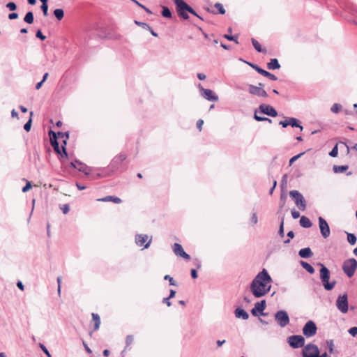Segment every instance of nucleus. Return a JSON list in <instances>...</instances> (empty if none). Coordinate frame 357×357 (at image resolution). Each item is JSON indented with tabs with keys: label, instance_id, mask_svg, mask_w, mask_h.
Here are the masks:
<instances>
[{
	"label": "nucleus",
	"instance_id": "obj_22",
	"mask_svg": "<svg viewBox=\"0 0 357 357\" xmlns=\"http://www.w3.org/2000/svg\"><path fill=\"white\" fill-rule=\"evenodd\" d=\"M299 222L301 226L303 228H310L312 225L310 220L305 216H302Z\"/></svg>",
	"mask_w": 357,
	"mask_h": 357
},
{
	"label": "nucleus",
	"instance_id": "obj_7",
	"mask_svg": "<svg viewBox=\"0 0 357 357\" xmlns=\"http://www.w3.org/2000/svg\"><path fill=\"white\" fill-rule=\"evenodd\" d=\"M319 347L314 344H307L302 350L303 357H317L319 355Z\"/></svg>",
	"mask_w": 357,
	"mask_h": 357
},
{
	"label": "nucleus",
	"instance_id": "obj_23",
	"mask_svg": "<svg viewBox=\"0 0 357 357\" xmlns=\"http://www.w3.org/2000/svg\"><path fill=\"white\" fill-rule=\"evenodd\" d=\"M267 68L269 70H275L280 68V65L277 59H271L270 62L267 63Z\"/></svg>",
	"mask_w": 357,
	"mask_h": 357
},
{
	"label": "nucleus",
	"instance_id": "obj_58",
	"mask_svg": "<svg viewBox=\"0 0 357 357\" xmlns=\"http://www.w3.org/2000/svg\"><path fill=\"white\" fill-rule=\"evenodd\" d=\"M112 196L109 195V196H106L105 197L98 199V201H99V202H112Z\"/></svg>",
	"mask_w": 357,
	"mask_h": 357
},
{
	"label": "nucleus",
	"instance_id": "obj_39",
	"mask_svg": "<svg viewBox=\"0 0 357 357\" xmlns=\"http://www.w3.org/2000/svg\"><path fill=\"white\" fill-rule=\"evenodd\" d=\"M338 154V148H337V144H336L333 149L332 150L330 151L329 153V155L333 157V158H335L337 155Z\"/></svg>",
	"mask_w": 357,
	"mask_h": 357
},
{
	"label": "nucleus",
	"instance_id": "obj_15",
	"mask_svg": "<svg viewBox=\"0 0 357 357\" xmlns=\"http://www.w3.org/2000/svg\"><path fill=\"white\" fill-rule=\"evenodd\" d=\"M319 226L321 236L324 238H327L331 234L330 227L328 222L322 217L319 218Z\"/></svg>",
	"mask_w": 357,
	"mask_h": 357
},
{
	"label": "nucleus",
	"instance_id": "obj_55",
	"mask_svg": "<svg viewBox=\"0 0 357 357\" xmlns=\"http://www.w3.org/2000/svg\"><path fill=\"white\" fill-rule=\"evenodd\" d=\"M349 333L351 335H352L353 337H355L357 335V327H356V326L351 327L349 330Z\"/></svg>",
	"mask_w": 357,
	"mask_h": 357
},
{
	"label": "nucleus",
	"instance_id": "obj_5",
	"mask_svg": "<svg viewBox=\"0 0 357 357\" xmlns=\"http://www.w3.org/2000/svg\"><path fill=\"white\" fill-rule=\"evenodd\" d=\"M152 242V236L147 234H136L135 243L138 247H143L144 249L149 248Z\"/></svg>",
	"mask_w": 357,
	"mask_h": 357
},
{
	"label": "nucleus",
	"instance_id": "obj_37",
	"mask_svg": "<svg viewBox=\"0 0 357 357\" xmlns=\"http://www.w3.org/2000/svg\"><path fill=\"white\" fill-rule=\"evenodd\" d=\"M347 241L353 245L356 243V236L354 234L347 233Z\"/></svg>",
	"mask_w": 357,
	"mask_h": 357
},
{
	"label": "nucleus",
	"instance_id": "obj_12",
	"mask_svg": "<svg viewBox=\"0 0 357 357\" xmlns=\"http://www.w3.org/2000/svg\"><path fill=\"white\" fill-rule=\"evenodd\" d=\"M337 308L342 313H347L348 311V298L347 294L339 296L336 301Z\"/></svg>",
	"mask_w": 357,
	"mask_h": 357
},
{
	"label": "nucleus",
	"instance_id": "obj_8",
	"mask_svg": "<svg viewBox=\"0 0 357 357\" xmlns=\"http://www.w3.org/2000/svg\"><path fill=\"white\" fill-rule=\"evenodd\" d=\"M275 319L278 325L284 328L289 324V317L285 310H279L275 314Z\"/></svg>",
	"mask_w": 357,
	"mask_h": 357
},
{
	"label": "nucleus",
	"instance_id": "obj_42",
	"mask_svg": "<svg viewBox=\"0 0 357 357\" xmlns=\"http://www.w3.org/2000/svg\"><path fill=\"white\" fill-rule=\"evenodd\" d=\"M135 24H136L138 26H142V28H144L145 29H151V26L145 22H141L137 20H135Z\"/></svg>",
	"mask_w": 357,
	"mask_h": 357
},
{
	"label": "nucleus",
	"instance_id": "obj_44",
	"mask_svg": "<svg viewBox=\"0 0 357 357\" xmlns=\"http://www.w3.org/2000/svg\"><path fill=\"white\" fill-rule=\"evenodd\" d=\"M278 234L280 236L283 237L284 235V219L282 218L280 222Z\"/></svg>",
	"mask_w": 357,
	"mask_h": 357
},
{
	"label": "nucleus",
	"instance_id": "obj_35",
	"mask_svg": "<svg viewBox=\"0 0 357 357\" xmlns=\"http://www.w3.org/2000/svg\"><path fill=\"white\" fill-rule=\"evenodd\" d=\"M33 114V112H30V119H29V121L24 126V129L26 132H29L31 130V124H32V119H31V117H32Z\"/></svg>",
	"mask_w": 357,
	"mask_h": 357
},
{
	"label": "nucleus",
	"instance_id": "obj_38",
	"mask_svg": "<svg viewBox=\"0 0 357 357\" xmlns=\"http://www.w3.org/2000/svg\"><path fill=\"white\" fill-rule=\"evenodd\" d=\"M342 107L340 104L335 103L332 105L331 111L333 113L337 114L342 109Z\"/></svg>",
	"mask_w": 357,
	"mask_h": 357
},
{
	"label": "nucleus",
	"instance_id": "obj_59",
	"mask_svg": "<svg viewBox=\"0 0 357 357\" xmlns=\"http://www.w3.org/2000/svg\"><path fill=\"white\" fill-rule=\"evenodd\" d=\"M279 124L281 125L283 128H287L288 126H289V118L286 119L284 121H280Z\"/></svg>",
	"mask_w": 357,
	"mask_h": 357
},
{
	"label": "nucleus",
	"instance_id": "obj_10",
	"mask_svg": "<svg viewBox=\"0 0 357 357\" xmlns=\"http://www.w3.org/2000/svg\"><path fill=\"white\" fill-rule=\"evenodd\" d=\"M317 328L313 321H308L303 328V333L307 337L314 336L317 333Z\"/></svg>",
	"mask_w": 357,
	"mask_h": 357
},
{
	"label": "nucleus",
	"instance_id": "obj_50",
	"mask_svg": "<svg viewBox=\"0 0 357 357\" xmlns=\"http://www.w3.org/2000/svg\"><path fill=\"white\" fill-rule=\"evenodd\" d=\"M133 340H134V338L132 335H127L126 339V347H128L129 345H130L132 343Z\"/></svg>",
	"mask_w": 357,
	"mask_h": 357
},
{
	"label": "nucleus",
	"instance_id": "obj_60",
	"mask_svg": "<svg viewBox=\"0 0 357 357\" xmlns=\"http://www.w3.org/2000/svg\"><path fill=\"white\" fill-rule=\"evenodd\" d=\"M61 209L62 210L63 213L64 214H66L68 213L69 210H70V208H69V206L68 204H64L61 207Z\"/></svg>",
	"mask_w": 357,
	"mask_h": 357
},
{
	"label": "nucleus",
	"instance_id": "obj_1",
	"mask_svg": "<svg viewBox=\"0 0 357 357\" xmlns=\"http://www.w3.org/2000/svg\"><path fill=\"white\" fill-rule=\"evenodd\" d=\"M272 282L268 271L264 268L252 280L250 286V291L255 298H261L270 291Z\"/></svg>",
	"mask_w": 357,
	"mask_h": 357
},
{
	"label": "nucleus",
	"instance_id": "obj_28",
	"mask_svg": "<svg viewBox=\"0 0 357 357\" xmlns=\"http://www.w3.org/2000/svg\"><path fill=\"white\" fill-rule=\"evenodd\" d=\"M75 162H79V166L77 167V169L79 172H84V174L86 175H89V172L88 171L89 167L86 165L83 164L82 162H81L79 160H75Z\"/></svg>",
	"mask_w": 357,
	"mask_h": 357
},
{
	"label": "nucleus",
	"instance_id": "obj_27",
	"mask_svg": "<svg viewBox=\"0 0 357 357\" xmlns=\"http://www.w3.org/2000/svg\"><path fill=\"white\" fill-rule=\"evenodd\" d=\"M289 126L293 128H299L301 130H303V127L300 125L298 121L293 117L289 118Z\"/></svg>",
	"mask_w": 357,
	"mask_h": 357
},
{
	"label": "nucleus",
	"instance_id": "obj_18",
	"mask_svg": "<svg viewBox=\"0 0 357 357\" xmlns=\"http://www.w3.org/2000/svg\"><path fill=\"white\" fill-rule=\"evenodd\" d=\"M173 251L176 256L181 257L187 260L190 259V255L183 250L182 245L179 243H175L173 245Z\"/></svg>",
	"mask_w": 357,
	"mask_h": 357
},
{
	"label": "nucleus",
	"instance_id": "obj_40",
	"mask_svg": "<svg viewBox=\"0 0 357 357\" xmlns=\"http://www.w3.org/2000/svg\"><path fill=\"white\" fill-rule=\"evenodd\" d=\"M164 280H168L169 282V284L170 285H172V286H176V281L169 275H165Z\"/></svg>",
	"mask_w": 357,
	"mask_h": 357
},
{
	"label": "nucleus",
	"instance_id": "obj_25",
	"mask_svg": "<svg viewBox=\"0 0 357 357\" xmlns=\"http://www.w3.org/2000/svg\"><path fill=\"white\" fill-rule=\"evenodd\" d=\"M92 319L94 321V330L97 331L100 328V318L98 314L92 313Z\"/></svg>",
	"mask_w": 357,
	"mask_h": 357
},
{
	"label": "nucleus",
	"instance_id": "obj_6",
	"mask_svg": "<svg viewBox=\"0 0 357 357\" xmlns=\"http://www.w3.org/2000/svg\"><path fill=\"white\" fill-rule=\"evenodd\" d=\"M290 197L294 200L296 205L302 211L306 208L305 200L301 192L298 190H291L289 192Z\"/></svg>",
	"mask_w": 357,
	"mask_h": 357
},
{
	"label": "nucleus",
	"instance_id": "obj_17",
	"mask_svg": "<svg viewBox=\"0 0 357 357\" xmlns=\"http://www.w3.org/2000/svg\"><path fill=\"white\" fill-rule=\"evenodd\" d=\"M248 92L251 95L257 96L258 97H267L268 94L266 91L261 86H257L253 84L248 85Z\"/></svg>",
	"mask_w": 357,
	"mask_h": 357
},
{
	"label": "nucleus",
	"instance_id": "obj_46",
	"mask_svg": "<svg viewBox=\"0 0 357 357\" xmlns=\"http://www.w3.org/2000/svg\"><path fill=\"white\" fill-rule=\"evenodd\" d=\"M39 347L47 357H52V355L50 354L48 349L46 348V347L44 344L40 343Z\"/></svg>",
	"mask_w": 357,
	"mask_h": 357
},
{
	"label": "nucleus",
	"instance_id": "obj_3",
	"mask_svg": "<svg viewBox=\"0 0 357 357\" xmlns=\"http://www.w3.org/2000/svg\"><path fill=\"white\" fill-rule=\"evenodd\" d=\"M319 265L321 266L319 276L321 283L326 291H331L335 286L336 281L333 280L330 282V271L324 264H319Z\"/></svg>",
	"mask_w": 357,
	"mask_h": 357
},
{
	"label": "nucleus",
	"instance_id": "obj_47",
	"mask_svg": "<svg viewBox=\"0 0 357 357\" xmlns=\"http://www.w3.org/2000/svg\"><path fill=\"white\" fill-rule=\"evenodd\" d=\"M41 10H42V11L43 13V15L45 16H47V15H48V5H47V3H46V4H45V3H42V5H41Z\"/></svg>",
	"mask_w": 357,
	"mask_h": 357
},
{
	"label": "nucleus",
	"instance_id": "obj_49",
	"mask_svg": "<svg viewBox=\"0 0 357 357\" xmlns=\"http://www.w3.org/2000/svg\"><path fill=\"white\" fill-rule=\"evenodd\" d=\"M304 154V153H301L294 157H292L290 160H289V165H292L293 163L296 160H298L301 155H303Z\"/></svg>",
	"mask_w": 357,
	"mask_h": 357
},
{
	"label": "nucleus",
	"instance_id": "obj_64",
	"mask_svg": "<svg viewBox=\"0 0 357 357\" xmlns=\"http://www.w3.org/2000/svg\"><path fill=\"white\" fill-rule=\"evenodd\" d=\"M112 202L116 204H120L122 201L119 197L112 196Z\"/></svg>",
	"mask_w": 357,
	"mask_h": 357
},
{
	"label": "nucleus",
	"instance_id": "obj_29",
	"mask_svg": "<svg viewBox=\"0 0 357 357\" xmlns=\"http://www.w3.org/2000/svg\"><path fill=\"white\" fill-rule=\"evenodd\" d=\"M348 168V165H334L333 167V170L335 173H342L347 170Z\"/></svg>",
	"mask_w": 357,
	"mask_h": 357
},
{
	"label": "nucleus",
	"instance_id": "obj_53",
	"mask_svg": "<svg viewBox=\"0 0 357 357\" xmlns=\"http://www.w3.org/2000/svg\"><path fill=\"white\" fill-rule=\"evenodd\" d=\"M264 77H268V79L273 80V81H275L278 79V77L275 75H273L268 71L266 72Z\"/></svg>",
	"mask_w": 357,
	"mask_h": 357
},
{
	"label": "nucleus",
	"instance_id": "obj_16",
	"mask_svg": "<svg viewBox=\"0 0 357 357\" xmlns=\"http://www.w3.org/2000/svg\"><path fill=\"white\" fill-rule=\"evenodd\" d=\"M126 159V155L124 153H120L113 158L110 162L109 167L112 171L117 170L121 167L123 162Z\"/></svg>",
	"mask_w": 357,
	"mask_h": 357
},
{
	"label": "nucleus",
	"instance_id": "obj_56",
	"mask_svg": "<svg viewBox=\"0 0 357 357\" xmlns=\"http://www.w3.org/2000/svg\"><path fill=\"white\" fill-rule=\"evenodd\" d=\"M31 188V184L29 181H26L25 186L22 188V192H26Z\"/></svg>",
	"mask_w": 357,
	"mask_h": 357
},
{
	"label": "nucleus",
	"instance_id": "obj_34",
	"mask_svg": "<svg viewBox=\"0 0 357 357\" xmlns=\"http://www.w3.org/2000/svg\"><path fill=\"white\" fill-rule=\"evenodd\" d=\"M162 15L164 17L171 18L172 17V12L167 6H162Z\"/></svg>",
	"mask_w": 357,
	"mask_h": 357
},
{
	"label": "nucleus",
	"instance_id": "obj_61",
	"mask_svg": "<svg viewBox=\"0 0 357 357\" xmlns=\"http://www.w3.org/2000/svg\"><path fill=\"white\" fill-rule=\"evenodd\" d=\"M291 215L294 219H297L300 217V213L294 209L291 211Z\"/></svg>",
	"mask_w": 357,
	"mask_h": 357
},
{
	"label": "nucleus",
	"instance_id": "obj_14",
	"mask_svg": "<svg viewBox=\"0 0 357 357\" xmlns=\"http://www.w3.org/2000/svg\"><path fill=\"white\" fill-rule=\"evenodd\" d=\"M260 113L271 117L278 116V112L272 106L266 104H261L257 109Z\"/></svg>",
	"mask_w": 357,
	"mask_h": 357
},
{
	"label": "nucleus",
	"instance_id": "obj_2",
	"mask_svg": "<svg viewBox=\"0 0 357 357\" xmlns=\"http://www.w3.org/2000/svg\"><path fill=\"white\" fill-rule=\"evenodd\" d=\"M174 4L176 7V11L180 17L188 20L189 18V15L186 12H189L190 13L194 15L195 16L199 17L201 20H203L197 13L196 11L188 4H187L183 0H174Z\"/></svg>",
	"mask_w": 357,
	"mask_h": 357
},
{
	"label": "nucleus",
	"instance_id": "obj_33",
	"mask_svg": "<svg viewBox=\"0 0 357 357\" xmlns=\"http://www.w3.org/2000/svg\"><path fill=\"white\" fill-rule=\"evenodd\" d=\"M54 15L58 20H61L64 16V12L63 9L57 8L54 10Z\"/></svg>",
	"mask_w": 357,
	"mask_h": 357
},
{
	"label": "nucleus",
	"instance_id": "obj_19",
	"mask_svg": "<svg viewBox=\"0 0 357 357\" xmlns=\"http://www.w3.org/2000/svg\"><path fill=\"white\" fill-rule=\"evenodd\" d=\"M266 306V304L265 300L256 303L255 307L251 310L252 314L253 316H257V312H259L261 315H264L263 311L265 310Z\"/></svg>",
	"mask_w": 357,
	"mask_h": 357
},
{
	"label": "nucleus",
	"instance_id": "obj_43",
	"mask_svg": "<svg viewBox=\"0 0 357 357\" xmlns=\"http://www.w3.org/2000/svg\"><path fill=\"white\" fill-rule=\"evenodd\" d=\"M6 6L11 11H14L17 9V5L14 2H9L6 5Z\"/></svg>",
	"mask_w": 357,
	"mask_h": 357
},
{
	"label": "nucleus",
	"instance_id": "obj_63",
	"mask_svg": "<svg viewBox=\"0 0 357 357\" xmlns=\"http://www.w3.org/2000/svg\"><path fill=\"white\" fill-rule=\"evenodd\" d=\"M18 18V14L17 13H11L8 15V19L9 20H15Z\"/></svg>",
	"mask_w": 357,
	"mask_h": 357
},
{
	"label": "nucleus",
	"instance_id": "obj_24",
	"mask_svg": "<svg viewBox=\"0 0 357 357\" xmlns=\"http://www.w3.org/2000/svg\"><path fill=\"white\" fill-rule=\"evenodd\" d=\"M243 61L245 62V61ZM245 63L248 65H249L250 67H252L253 69H255L257 73H259V74H261L263 76H265V75L267 72L266 70L261 68L260 67H259L257 65H256L255 63L247 62V61H245Z\"/></svg>",
	"mask_w": 357,
	"mask_h": 357
},
{
	"label": "nucleus",
	"instance_id": "obj_30",
	"mask_svg": "<svg viewBox=\"0 0 357 357\" xmlns=\"http://www.w3.org/2000/svg\"><path fill=\"white\" fill-rule=\"evenodd\" d=\"M259 112L256 109L255 111V114H254V119L257 121H268L269 123H271L272 122V120L267 118V117H264V116H259L257 114L259 113Z\"/></svg>",
	"mask_w": 357,
	"mask_h": 357
},
{
	"label": "nucleus",
	"instance_id": "obj_20",
	"mask_svg": "<svg viewBox=\"0 0 357 357\" xmlns=\"http://www.w3.org/2000/svg\"><path fill=\"white\" fill-rule=\"evenodd\" d=\"M235 317L238 319L247 320L249 318V314L243 309L237 307L234 311Z\"/></svg>",
	"mask_w": 357,
	"mask_h": 357
},
{
	"label": "nucleus",
	"instance_id": "obj_41",
	"mask_svg": "<svg viewBox=\"0 0 357 357\" xmlns=\"http://www.w3.org/2000/svg\"><path fill=\"white\" fill-rule=\"evenodd\" d=\"M224 38L230 41H234L236 43H238L236 36H231L229 34H225Z\"/></svg>",
	"mask_w": 357,
	"mask_h": 357
},
{
	"label": "nucleus",
	"instance_id": "obj_57",
	"mask_svg": "<svg viewBox=\"0 0 357 357\" xmlns=\"http://www.w3.org/2000/svg\"><path fill=\"white\" fill-rule=\"evenodd\" d=\"M57 134H58L59 137H60L61 138L68 139V137H69L68 132H59Z\"/></svg>",
	"mask_w": 357,
	"mask_h": 357
},
{
	"label": "nucleus",
	"instance_id": "obj_45",
	"mask_svg": "<svg viewBox=\"0 0 357 357\" xmlns=\"http://www.w3.org/2000/svg\"><path fill=\"white\" fill-rule=\"evenodd\" d=\"M287 174H284L282 178V181H281V188L282 189L285 188L287 187Z\"/></svg>",
	"mask_w": 357,
	"mask_h": 357
},
{
	"label": "nucleus",
	"instance_id": "obj_52",
	"mask_svg": "<svg viewBox=\"0 0 357 357\" xmlns=\"http://www.w3.org/2000/svg\"><path fill=\"white\" fill-rule=\"evenodd\" d=\"M36 37L40 39L41 40H45L46 36H44L40 30H38L36 33Z\"/></svg>",
	"mask_w": 357,
	"mask_h": 357
},
{
	"label": "nucleus",
	"instance_id": "obj_13",
	"mask_svg": "<svg viewBox=\"0 0 357 357\" xmlns=\"http://www.w3.org/2000/svg\"><path fill=\"white\" fill-rule=\"evenodd\" d=\"M49 135L50 138V143L52 146L54 151L60 155L61 157H65L64 155L62 153V149H61L59 147V142L57 141V135L55 132L52 130H50Z\"/></svg>",
	"mask_w": 357,
	"mask_h": 357
},
{
	"label": "nucleus",
	"instance_id": "obj_21",
	"mask_svg": "<svg viewBox=\"0 0 357 357\" xmlns=\"http://www.w3.org/2000/svg\"><path fill=\"white\" fill-rule=\"evenodd\" d=\"M298 255L301 258L307 259L312 257L313 252L310 248H305L299 250Z\"/></svg>",
	"mask_w": 357,
	"mask_h": 357
},
{
	"label": "nucleus",
	"instance_id": "obj_62",
	"mask_svg": "<svg viewBox=\"0 0 357 357\" xmlns=\"http://www.w3.org/2000/svg\"><path fill=\"white\" fill-rule=\"evenodd\" d=\"M203 124H204V121L202 119H199L197 121V128L199 129V131L202 130Z\"/></svg>",
	"mask_w": 357,
	"mask_h": 357
},
{
	"label": "nucleus",
	"instance_id": "obj_4",
	"mask_svg": "<svg viewBox=\"0 0 357 357\" xmlns=\"http://www.w3.org/2000/svg\"><path fill=\"white\" fill-rule=\"evenodd\" d=\"M357 268V261L354 258L345 260L342 264V270L348 278H351Z\"/></svg>",
	"mask_w": 357,
	"mask_h": 357
},
{
	"label": "nucleus",
	"instance_id": "obj_51",
	"mask_svg": "<svg viewBox=\"0 0 357 357\" xmlns=\"http://www.w3.org/2000/svg\"><path fill=\"white\" fill-rule=\"evenodd\" d=\"M215 7L218 9V11H219V13L220 14H225V8H223V6H222V5L221 3H215Z\"/></svg>",
	"mask_w": 357,
	"mask_h": 357
},
{
	"label": "nucleus",
	"instance_id": "obj_26",
	"mask_svg": "<svg viewBox=\"0 0 357 357\" xmlns=\"http://www.w3.org/2000/svg\"><path fill=\"white\" fill-rule=\"evenodd\" d=\"M301 265L302 267L305 269L309 273L312 274L314 273V268L307 262H305L304 261H300Z\"/></svg>",
	"mask_w": 357,
	"mask_h": 357
},
{
	"label": "nucleus",
	"instance_id": "obj_48",
	"mask_svg": "<svg viewBox=\"0 0 357 357\" xmlns=\"http://www.w3.org/2000/svg\"><path fill=\"white\" fill-rule=\"evenodd\" d=\"M67 139H64L63 141V145L61 146V149H62V153L64 155L65 157H68V153H67V151H66V146L67 144Z\"/></svg>",
	"mask_w": 357,
	"mask_h": 357
},
{
	"label": "nucleus",
	"instance_id": "obj_32",
	"mask_svg": "<svg viewBox=\"0 0 357 357\" xmlns=\"http://www.w3.org/2000/svg\"><path fill=\"white\" fill-rule=\"evenodd\" d=\"M33 14L31 11H29L26 13L24 21L27 24H32L33 22Z\"/></svg>",
	"mask_w": 357,
	"mask_h": 357
},
{
	"label": "nucleus",
	"instance_id": "obj_9",
	"mask_svg": "<svg viewBox=\"0 0 357 357\" xmlns=\"http://www.w3.org/2000/svg\"><path fill=\"white\" fill-rule=\"evenodd\" d=\"M198 89L199 90L201 96L206 100L212 102H216L218 100V95L214 93L211 89H204L201 84H199Z\"/></svg>",
	"mask_w": 357,
	"mask_h": 357
},
{
	"label": "nucleus",
	"instance_id": "obj_11",
	"mask_svg": "<svg viewBox=\"0 0 357 357\" xmlns=\"http://www.w3.org/2000/svg\"><path fill=\"white\" fill-rule=\"evenodd\" d=\"M288 343L294 349L300 348L305 346V338L301 335H291L288 338Z\"/></svg>",
	"mask_w": 357,
	"mask_h": 357
},
{
	"label": "nucleus",
	"instance_id": "obj_54",
	"mask_svg": "<svg viewBox=\"0 0 357 357\" xmlns=\"http://www.w3.org/2000/svg\"><path fill=\"white\" fill-rule=\"evenodd\" d=\"M251 222L252 225H256L258 222V218L256 213L252 214Z\"/></svg>",
	"mask_w": 357,
	"mask_h": 357
},
{
	"label": "nucleus",
	"instance_id": "obj_36",
	"mask_svg": "<svg viewBox=\"0 0 357 357\" xmlns=\"http://www.w3.org/2000/svg\"><path fill=\"white\" fill-rule=\"evenodd\" d=\"M251 40H252V43L253 45V47H255L256 51H257L258 52H261L263 51V50L261 48V46L260 43L257 40H255V38H252Z\"/></svg>",
	"mask_w": 357,
	"mask_h": 357
},
{
	"label": "nucleus",
	"instance_id": "obj_31",
	"mask_svg": "<svg viewBox=\"0 0 357 357\" xmlns=\"http://www.w3.org/2000/svg\"><path fill=\"white\" fill-rule=\"evenodd\" d=\"M326 344L330 354H334L335 353H337L334 350V342L333 340H326Z\"/></svg>",
	"mask_w": 357,
	"mask_h": 357
}]
</instances>
